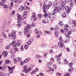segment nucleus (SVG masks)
Returning a JSON list of instances; mask_svg holds the SVG:
<instances>
[{"label":"nucleus","instance_id":"48","mask_svg":"<svg viewBox=\"0 0 76 76\" xmlns=\"http://www.w3.org/2000/svg\"><path fill=\"white\" fill-rule=\"evenodd\" d=\"M24 48L25 49H27V48H28V45H25L24 46Z\"/></svg>","mask_w":76,"mask_h":76},{"label":"nucleus","instance_id":"31","mask_svg":"<svg viewBox=\"0 0 76 76\" xmlns=\"http://www.w3.org/2000/svg\"><path fill=\"white\" fill-rule=\"evenodd\" d=\"M47 16H48V13L47 12H45V13L43 14V16L45 17V18H47Z\"/></svg>","mask_w":76,"mask_h":76},{"label":"nucleus","instance_id":"25","mask_svg":"<svg viewBox=\"0 0 76 76\" xmlns=\"http://www.w3.org/2000/svg\"><path fill=\"white\" fill-rule=\"evenodd\" d=\"M63 25V23L62 21H59V22L58 25L60 26H62Z\"/></svg>","mask_w":76,"mask_h":76},{"label":"nucleus","instance_id":"15","mask_svg":"<svg viewBox=\"0 0 76 76\" xmlns=\"http://www.w3.org/2000/svg\"><path fill=\"white\" fill-rule=\"evenodd\" d=\"M35 57L37 59H41L42 58V56L39 55H36Z\"/></svg>","mask_w":76,"mask_h":76},{"label":"nucleus","instance_id":"11","mask_svg":"<svg viewBox=\"0 0 76 76\" xmlns=\"http://www.w3.org/2000/svg\"><path fill=\"white\" fill-rule=\"evenodd\" d=\"M0 5L1 6H4L3 7L5 9H7V6L6 4H4L3 3V2H0Z\"/></svg>","mask_w":76,"mask_h":76},{"label":"nucleus","instance_id":"38","mask_svg":"<svg viewBox=\"0 0 76 76\" xmlns=\"http://www.w3.org/2000/svg\"><path fill=\"white\" fill-rule=\"evenodd\" d=\"M12 39H16V37L15 35H12Z\"/></svg>","mask_w":76,"mask_h":76},{"label":"nucleus","instance_id":"29","mask_svg":"<svg viewBox=\"0 0 76 76\" xmlns=\"http://www.w3.org/2000/svg\"><path fill=\"white\" fill-rule=\"evenodd\" d=\"M32 69L31 68V67H29L28 69H27V70H26V73H28V72H29V71H30Z\"/></svg>","mask_w":76,"mask_h":76},{"label":"nucleus","instance_id":"9","mask_svg":"<svg viewBox=\"0 0 76 76\" xmlns=\"http://www.w3.org/2000/svg\"><path fill=\"white\" fill-rule=\"evenodd\" d=\"M58 3V1L56 0H55L53 3V7H55L57 8L58 7H57V3Z\"/></svg>","mask_w":76,"mask_h":76},{"label":"nucleus","instance_id":"2","mask_svg":"<svg viewBox=\"0 0 76 76\" xmlns=\"http://www.w3.org/2000/svg\"><path fill=\"white\" fill-rule=\"evenodd\" d=\"M34 26H35V24H31L30 25L28 24L27 26L25 27L23 30V32L25 34V35H28V33H30V32H31V31L29 30L28 31V29H29L30 28H34Z\"/></svg>","mask_w":76,"mask_h":76},{"label":"nucleus","instance_id":"58","mask_svg":"<svg viewBox=\"0 0 76 76\" xmlns=\"http://www.w3.org/2000/svg\"><path fill=\"white\" fill-rule=\"evenodd\" d=\"M24 50L23 48V46H22L20 47V50L21 51H23Z\"/></svg>","mask_w":76,"mask_h":76},{"label":"nucleus","instance_id":"55","mask_svg":"<svg viewBox=\"0 0 76 76\" xmlns=\"http://www.w3.org/2000/svg\"><path fill=\"white\" fill-rule=\"evenodd\" d=\"M42 22L44 23H47V22L45 20H43Z\"/></svg>","mask_w":76,"mask_h":76},{"label":"nucleus","instance_id":"53","mask_svg":"<svg viewBox=\"0 0 76 76\" xmlns=\"http://www.w3.org/2000/svg\"><path fill=\"white\" fill-rule=\"evenodd\" d=\"M48 64L49 66H50V65H51V64H53V63H52L51 62H49L48 63Z\"/></svg>","mask_w":76,"mask_h":76},{"label":"nucleus","instance_id":"39","mask_svg":"<svg viewBox=\"0 0 76 76\" xmlns=\"http://www.w3.org/2000/svg\"><path fill=\"white\" fill-rule=\"evenodd\" d=\"M46 8H47V6L46 5V4H44L43 5V9H46Z\"/></svg>","mask_w":76,"mask_h":76},{"label":"nucleus","instance_id":"12","mask_svg":"<svg viewBox=\"0 0 76 76\" xmlns=\"http://www.w3.org/2000/svg\"><path fill=\"white\" fill-rule=\"evenodd\" d=\"M58 47H59V48H62V47H63L64 45V44L61 42H59L58 43Z\"/></svg>","mask_w":76,"mask_h":76},{"label":"nucleus","instance_id":"36","mask_svg":"<svg viewBox=\"0 0 76 76\" xmlns=\"http://www.w3.org/2000/svg\"><path fill=\"white\" fill-rule=\"evenodd\" d=\"M17 59L18 60V62H20V61H22V60H21L20 58V57H18Z\"/></svg>","mask_w":76,"mask_h":76},{"label":"nucleus","instance_id":"30","mask_svg":"<svg viewBox=\"0 0 76 76\" xmlns=\"http://www.w3.org/2000/svg\"><path fill=\"white\" fill-rule=\"evenodd\" d=\"M64 63L65 64H68V61L66 60V59H64Z\"/></svg>","mask_w":76,"mask_h":76},{"label":"nucleus","instance_id":"64","mask_svg":"<svg viewBox=\"0 0 76 76\" xmlns=\"http://www.w3.org/2000/svg\"><path fill=\"white\" fill-rule=\"evenodd\" d=\"M56 75L57 76H61V74L58 73L56 74Z\"/></svg>","mask_w":76,"mask_h":76},{"label":"nucleus","instance_id":"56","mask_svg":"<svg viewBox=\"0 0 76 76\" xmlns=\"http://www.w3.org/2000/svg\"><path fill=\"white\" fill-rule=\"evenodd\" d=\"M39 70V69H38V67H37L36 68V69H35V72H38Z\"/></svg>","mask_w":76,"mask_h":76},{"label":"nucleus","instance_id":"57","mask_svg":"<svg viewBox=\"0 0 76 76\" xmlns=\"http://www.w3.org/2000/svg\"><path fill=\"white\" fill-rule=\"evenodd\" d=\"M45 33H46V34H49L50 33V31H45Z\"/></svg>","mask_w":76,"mask_h":76},{"label":"nucleus","instance_id":"10","mask_svg":"<svg viewBox=\"0 0 76 76\" xmlns=\"http://www.w3.org/2000/svg\"><path fill=\"white\" fill-rule=\"evenodd\" d=\"M7 54H8L7 52L6 51H4L2 54H3L4 57H7Z\"/></svg>","mask_w":76,"mask_h":76},{"label":"nucleus","instance_id":"54","mask_svg":"<svg viewBox=\"0 0 76 76\" xmlns=\"http://www.w3.org/2000/svg\"><path fill=\"white\" fill-rule=\"evenodd\" d=\"M46 46H47V45H46V44H43L41 45V47H45Z\"/></svg>","mask_w":76,"mask_h":76},{"label":"nucleus","instance_id":"20","mask_svg":"<svg viewBox=\"0 0 76 76\" xmlns=\"http://www.w3.org/2000/svg\"><path fill=\"white\" fill-rule=\"evenodd\" d=\"M11 34H12V35H16V31H15L12 30V32H11Z\"/></svg>","mask_w":76,"mask_h":76},{"label":"nucleus","instance_id":"33","mask_svg":"<svg viewBox=\"0 0 76 76\" xmlns=\"http://www.w3.org/2000/svg\"><path fill=\"white\" fill-rule=\"evenodd\" d=\"M0 76H5V75L3 72H0Z\"/></svg>","mask_w":76,"mask_h":76},{"label":"nucleus","instance_id":"44","mask_svg":"<svg viewBox=\"0 0 76 76\" xmlns=\"http://www.w3.org/2000/svg\"><path fill=\"white\" fill-rule=\"evenodd\" d=\"M35 14L36 13H35V12L33 13V15L31 16H33V17H36V15Z\"/></svg>","mask_w":76,"mask_h":76},{"label":"nucleus","instance_id":"6","mask_svg":"<svg viewBox=\"0 0 76 76\" xmlns=\"http://www.w3.org/2000/svg\"><path fill=\"white\" fill-rule=\"evenodd\" d=\"M10 45H12L13 47H16V46H17V44L16 43L15 41H14L10 43Z\"/></svg>","mask_w":76,"mask_h":76},{"label":"nucleus","instance_id":"35","mask_svg":"<svg viewBox=\"0 0 76 76\" xmlns=\"http://www.w3.org/2000/svg\"><path fill=\"white\" fill-rule=\"evenodd\" d=\"M56 61L58 63H60V58H57L56 60Z\"/></svg>","mask_w":76,"mask_h":76},{"label":"nucleus","instance_id":"1","mask_svg":"<svg viewBox=\"0 0 76 76\" xmlns=\"http://www.w3.org/2000/svg\"><path fill=\"white\" fill-rule=\"evenodd\" d=\"M58 5L59 6V9H61V10H63L65 8V9L67 13H69L70 12V9L68 7H64L65 4H64V2L63 1H60L58 3Z\"/></svg>","mask_w":76,"mask_h":76},{"label":"nucleus","instance_id":"63","mask_svg":"<svg viewBox=\"0 0 76 76\" xmlns=\"http://www.w3.org/2000/svg\"><path fill=\"white\" fill-rule=\"evenodd\" d=\"M61 56H62V54L61 53H60L58 55V58H59V57H61Z\"/></svg>","mask_w":76,"mask_h":76},{"label":"nucleus","instance_id":"49","mask_svg":"<svg viewBox=\"0 0 76 76\" xmlns=\"http://www.w3.org/2000/svg\"><path fill=\"white\" fill-rule=\"evenodd\" d=\"M18 34L19 35H22L23 33V32L20 31L18 33Z\"/></svg>","mask_w":76,"mask_h":76},{"label":"nucleus","instance_id":"22","mask_svg":"<svg viewBox=\"0 0 76 76\" xmlns=\"http://www.w3.org/2000/svg\"><path fill=\"white\" fill-rule=\"evenodd\" d=\"M25 8H26L25 10L28 12H30V8H27L26 7H25Z\"/></svg>","mask_w":76,"mask_h":76},{"label":"nucleus","instance_id":"13","mask_svg":"<svg viewBox=\"0 0 76 76\" xmlns=\"http://www.w3.org/2000/svg\"><path fill=\"white\" fill-rule=\"evenodd\" d=\"M23 72H25V73H26V71L27 69V66L26 65H25L23 67Z\"/></svg>","mask_w":76,"mask_h":76},{"label":"nucleus","instance_id":"26","mask_svg":"<svg viewBox=\"0 0 76 76\" xmlns=\"http://www.w3.org/2000/svg\"><path fill=\"white\" fill-rule=\"evenodd\" d=\"M66 14L65 13H64L62 15V17L63 18H66Z\"/></svg>","mask_w":76,"mask_h":76},{"label":"nucleus","instance_id":"14","mask_svg":"<svg viewBox=\"0 0 76 76\" xmlns=\"http://www.w3.org/2000/svg\"><path fill=\"white\" fill-rule=\"evenodd\" d=\"M35 33L37 34H42V32L41 31H40V32L39 33V31L37 29H36L35 30Z\"/></svg>","mask_w":76,"mask_h":76},{"label":"nucleus","instance_id":"23","mask_svg":"<svg viewBox=\"0 0 76 76\" xmlns=\"http://www.w3.org/2000/svg\"><path fill=\"white\" fill-rule=\"evenodd\" d=\"M65 35L66 38H69L70 37L69 34L67 33V32H66V31L65 33Z\"/></svg>","mask_w":76,"mask_h":76},{"label":"nucleus","instance_id":"46","mask_svg":"<svg viewBox=\"0 0 76 76\" xmlns=\"http://www.w3.org/2000/svg\"><path fill=\"white\" fill-rule=\"evenodd\" d=\"M64 76H70V75H69V73H65L64 75Z\"/></svg>","mask_w":76,"mask_h":76},{"label":"nucleus","instance_id":"19","mask_svg":"<svg viewBox=\"0 0 76 76\" xmlns=\"http://www.w3.org/2000/svg\"><path fill=\"white\" fill-rule=\"evenodd\" d=\"M31 60V58H27L24 61H23V63H27L28 61H30Z\"/></svg>","mask_w":76,"mask_h":76},{"label":"nucleus","instance_id":"16","mask_svg":"<svg viewBox=\"0 0 76 76\" xmlns=\"http://www.w3.org/2000/svg\"><path fill=\"white\" fill-rule=\"evenodd\" d=\"M20 43H21V41L20 40H18L17 41V45L18 47H19L20 45Z\"/></svg>","mask_w":76,"mask_h":76},{"label":"nucleus","instance_id":"52","mask_svg":"<svg viewBox=\"0 0 76 76\" xmlns=\"http://www.w3.org/2000/svg\"><path fill=\"white\" fill-rule=\"evenodd\" d=\"M51 70H52V69H47L46 70V72H51Z\"/></svg>","mask_w":76,"mask_h":76},{"label":"nucleus","instance_id":"60","mask_svg":"<svg viewBox=\"0 0 76 76\" xmlns=\"http://www.w3.org/2000/svg\"><path fill=\"white\" fill-rule=\"evenodd\" d=\"M11 57L12 59H14V58H15V56L12 55V56Z\"/></svg>","mask_w":76,"mask_h":76},{"label":"nucleus","instance_id":"3","mask_svg":"<svg viewBox=\"0 0 76 76\" xmlns=\"http://www.w3.org/2000/svg\"><path fill=\"white\" fill-rule=\"evenodd\" d=\"M19 50V48H18L16 47H15V48H14V49H11V53L12 54H15L16 51H18Z\"/></svg>","mask_w":76,"mask_h":76},{"label":"nucleus","instance_id":"45","mask_svg":"<svg viewBox=\"0 0 76 76\" xmlns=\"http://www.w3.org/2000/svg\"><path fill=\"white\" fill-rule=\"evenodd\" d=\"M67 33L68 34V35H70L71 34H72V32H71V31H67Z\"/></svg>","mask_w":76,"mask_h":76},{"label":"nucleus","instance_id":"62","mask_svg":"<svg viewBox=\"0 0 76 76\" xmlns=\"http://www.w3.org/2000/svg\"><path fill=\"white\" fill-rule=\"evenodd\" d=\"M46 7L47 8V9H49V8H50V5L48 4V5H47V6H46Z\"/></svg>","mask_w":76,"mask_h":76},{"label":"nucleus","instance_id":"43","mask_svg":"<svg viewBox=\"0 0 76 76\" xmlns=\"http://www.w3.org/2000/svg\"><path fill=\"white\" fill-rule=\"evenodd\" d=\"M6 49H7V50H9L10 48V46L9 45L5 47Z\"/></svg>","mask_w":76,"mask_h":76},{"label":"nucleus","instance_id":"21","mask_svg":"<svg viewBox=\"0 0 76 76\" xmlns=\"http://www.w3.org/2000/svg\"><path fill=\"white\" fill-rule=\"evenodd\" d=\"M60 31L61 32H62V33H65V34L67 32V30H65V29H64V30H63V29H61Z\"/></svg>","mask_w":76,"mask_h":76},{"label":"nucleus","instance_id":"24","mask_svg":"<svg viewBox=\"0 0 76 76\" xmlns=\"http://www.w3.org/2000/svg\"><path fill=\"white\" fill-rule=\"evenodd\" d=\"M69 4L70 5L71 7L73 6V1L72 0H70L69 1Z\"/></svg>","mask_w":76,"mask_h":76},{"label":"nucleus","instance_id":"51","mask_svg":"<svg viewBox=\"0 0 76 76\" xmlns=\"http://www.w3.org/2000/svg\"><path fill=\"white\" fill-rule=\"evenodd\" d=\"M50 61H54V59L53 58H52L50 60Z\"/></svg>","mask_w":76,"mask_h":76},{"label":"nucleus","instance_id":"8","mask_svg":"<svg viewBox=\"0 0 76 76\" xmlns=\"http://www.w3.org/2000/svg\"><path fill=\"white\" fill-rule=\"evenodd\" d=\"M65 29L66 31L70 30V26H69L67 24L65 25Z\"/></svg>","mask_w":76,"mask_h":76},{"label":"nucleus","instance_id":"4","mask_svg":"<svg viewBox=\"0 0 76 76\" xmlns=\"http://www.w3.org/2000/svg\"><path fill=\"white\" fill-rule=\"evenodd\" d=\"M26 9V8H25V7H23L21 6L19 7V9H18V10L20 12H22L23 10H25Z\"/></svg>","mask_w":76,"mask_h":76},{"label":"nucleus","instance_id":"41","mask_svg":"<svg viewBox=\"0 0 76 76\" xmlns=\"http://www.w3.org/2000/svg\"><path fill=\"white\" fill-rule=\"evenodd\" d=\"M27 14H28V12L27 11H25L24 12L23 15H25V16H26V15H27Z\"/></svg>","mask_w":76,"mask_h":76},{"label":"nucleus","instance_id":"7","mask_svg":"<svg viewBox=\"0 0 76 76\" xmlns=\"http://www.w3.org/2000/svg\"><path fill=\"white\" fill-rule=\"evenodd\" d=\"M58 8V7H55L54 8V9L53 10V11L52 12V14L53 15H55V13H56V12H57L58 11V10L57 9Z\"/></svg>","mask_w":76,"mask_h":76},{"label":"nucleus","instance_id":"27","mask_svg":"<svg viewBox=\"0 0 76 76\" xmlns=\"http://www.w3.org/2000/svg\"><path fill=\"white\" fill-rule=\"evenodd\" d=\"M38 17H39V20H41V18H42V15L41 14H39L38 15Z\"/></svg>","mask_w":76,"mask_h":76},{"label":"nucleus","instance_id":"34","mask_svg":"<svg viewBox=\"0 0 76 76\" xmlns=\"http://www.w3.org/2000/svg\"><path fill=\"white\" fill-rule=\"evenodd\" d=\"M5 62L6 64H7V63H8V64L10 63V60H8V59L6 60Z\"/></svg>","mask_w":76,"mask_h":76},{"label":"nucleus","instance_id":"5","mask_svg":"<svg viewBox=\"0 0 76 76\" xmlns=\"http://www.w3.org/2000/svg\"><path fill=\"white\" fill-rule=\"evenodd\" d=\"M8 69L10 70L9 72L10 73H13V69H14L15 68V66L12 67H10L9 66L8 67Z\"/></svg>","mask_w":76,"mask_h":76},{"label":"nucleus","instance_id":"17","mask_svg":"<svg viewBox=\"0 0 76 76\" xmlns=\"http://www.w3.org/2000/svg\"><path fill=\"white\" fill-rule=\"evenodd\" d=\"M17 15L18 16V18H17V20H20V19H21V16H20V15L17 14Z\"/></svg>","mask_w":76,"mask_h":76},{"label":"nucleus","instance_id":"59","mask_svg":"<svg viewBox=\"0 0 76 76\" xmlns=\"http://www.w3.org/2000/svg\"><path fill=\"white\" fill-rule=\"evenodd\" d=\"M15 11H13V10L12 11V15H13L15 14Z\"/></svg>","mask_w":76,"mask_h":76},{"label":"nucleus","instance_id":"28","mask_svg":"<svg viewBox=\"0 0 76 76\" xmlns=\"http://www.w3.org/2000/svg\"><path fill=\"white\" fill-rule=\"evenodd\" d=\"M31 42H31V41L30 40L26 43V45H30L31 44Z\"/></svg>","mask_w":76,"mask_h":76},{"label":"nucleus","instance_id":"47","mask_svg":"<svg viewBox=\"0 0 76 76\" xmlns=\"http://www.w3.org/2000/svg\"><path fill=\"white\" fill-rule=\"evenodd\" d=\"M55 34L56 37H57L58 35V32H56L55 33Z\"/></svg>","mask_w":76,"mask_h":76},{"label":"nucleus","instance_id":"61","mask_svg":"<svg viewBox=\"0 0 76 76\" xmlns=\"http://www.w3.org/2000/svg\"><path fill=\"white\" fill-rule=\"evenodd\" d=\"M19 21L17 22L18 23H20V25L22 23V22L21 21H20V20H18Z\"/></svg>","mask_w":76,"mask_h":76},{"label":"nucleus","instance_id":"40","mask_svg":"<svg viewBox=\"0 0 76 76\" xmlns=\"http://www.w3.org/2000/svg\"><path fill=\"white\" fill-rule=\"evenodd\" d=\"M59 40L60 42H62L63 40L62 39V37H61V36H60V37Z\"/></svg>","mask_w":76,"mask_h":76},{"label":"nucleus","instance_id":"42","mask_svg":"<svg viewBox=\"0 0 76 76\" xmlns=\"http://www.w3.org/2000/svg\"><path fill=\"white\" fill-rule=\"evenodd\" d=\"M3 37H4V38H5L7 37L6 36V34H5V33H3Z\"/></svg>","mask_w":76,"mask_h":76},{"label":"nucleus","instance_id":"32","mask_svg":"<svg viewBox=\"0 0 76 76\" xmlns=\"http://www.w3.org/2000/svg\"><path fill=\"white\" fill-rule=\"evenodd\" d=\"M7 67V64H4L3 65V68L4 69H6Z\"/></svg>","mask_w":76,"mask_h":76},{"label":"nucleus","instance_id":"37","mask_svg":"<svg viewBox=\"0 0 76 76\" xmlns=\"http://www.w3.org/2000/svg\"><path fill=\"white\" fill-rule=\"evenodd\" d=\"M48 18H50V17H51L52 16V15H51V13H48Z\"/></svg>","mask_w":76,"mask_h":76},{"label":"nucleus","instance_id":"50","mask_svg":"<svg viewBox=\"0 0 76 76\" xmlns=\"http://www.w3.org/2000/svg\"><path fill=\"white\" fill-rule=\"evenodd\" d=\"M35 73V70H33V71L31 72V75H33V74H34Z\"/></svg>","mask_w":76,"mask_h":76},{"label":"nucleus","instance_id":"18","mask_svg":"<svg viewBox=\"0 0 76 76\" xmlns=\"http://www.w3.org/2000/svg\"><path fill=\"white\" fill-rule=\"evenodd\" d=\"M31 19L33 20V21H35V20H36L37 19V18L36 17H33V16H31Z\"/></svg>","mask_w":76,"mask_h":76}]
</instances>
